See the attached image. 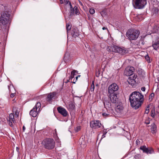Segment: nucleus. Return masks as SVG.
<instances>
[{
    "label": "nucleus",
    "mask_w": 159,
    "mask_h": 159,
    "mask_svg": "<svg viewBox=\"0 0 159 159\" xmlns=\"http://www.w3.org/2000/svg\"><path fill=\"white\" fill-rule=\"evenodd\" d=\"M143 95L138 92H133L129 98L131 107L135 109H138L143 103Z\"/></svg>",
    "instance_id": "f257e3e1"
},
{
    "label": "nucleus",
    "mask_w": 159,
    "mask_h": 159,
    "mask_svg": "<svg viewBox=\"0 0 159 159\" xmlns=\"http://www.w3.org/2000/svg\"><path fill=\"white\" fill-rule=\"evenodd\" d=\"M140 31L138 30L131 29L128 30L126 33V36L127 39L129 40H136L139 36Z\"/></svg>",
    "instance_id": "f03ea898"
},
{
    "label": "nucleus",
    "mask_w": 159,
    "mask_h": 159,
    "mask_svg": "<svg viewBox=\"0 0 159 159\" xmlns=\"http://www.w3.org/2000/svg\"><path fill=\"white\" fill-rule=\"evenodd\" d=\"M10 20V18L7 17L5 18L4 17H0L1 27L3 29V32L5 33L7 32L9 29V25L8 24Z\"/></svg>",
    "instance_id": "7ed1b4c3"
},
{
    "label": "nucleus",
    "mask_w": 159,
    "mask_h": 159,
    "mask_svg": "<svg viewBox=\"0 0 159 159\" xmlns=\"http://www.w3.org/2000/svg\"><path fill=\"white\" fill-rule=\"evenodd\" d=\"M42 144L46 148L51 149L54 147L55 141L52 139H46L43 141Z\"/></svg>",
    "instance_id": "20e7f679"
},
{
    "label": "nucleus",
    "mask_w": 159,
    "mask_h": 159,
    "mask_svg": "<svg viewBox=\"0 0 159 159\" xmlns=\"http://www.w3.org/2000/svg\"><path fill=\"white\" fill-rule=\"evenodd\" d=\"M41 104L40 102H38L35 107L30 112V115L34 117H36L40 111Z\"/></svg>",
    "instance_id": "39448f33"
},
{
    "label": "nucleus",
    "mask_w": 159,
    "mask_h": 159,
    "mask_svg": "<svg viewBox=\"0 0 159 159\" xmlns=\"http://www.w3.org/2000/svg\"><path fill=\"white\" fill-rule=\"evenodd\" d=\"M147 3V0H133V4L135 8L141 9L144 7Z\"/></svg>",
    "instance_id": "423d86ee"
},
{
    "label": "nucleus",
    "mask_w": 159,
    "mask_h": 159,
    "mask_svg": "<svg viewBox=\"0 0 159 159\" xmlns=\"http://www.w3.org/2000/svg\"><path fill=\"white\" fill-rule=\"evenodd\" d=\"M118 89V86L115 83L112 84L108 88V92L109 94L117 93Z\"/></svg>",
    "instance_id": "0eeeda50"
},
{
    "label": "nucleus",
    "mask_w": 159,
    "mask_h": 159,
    "mask_svg": "<svg viewBox=\"0 0 159 159\" xmlns=\"http://www.w3.org/2000/svg\"><path fill=\"white\" fill-rule=\"evenodd\" d=\"M137 77L136 75L134 74L133 76L129 77L128 80L129 84L131 85L133 87H135L136 86V79Z\"/></svg>",
    "instance_id": "6e6552de"
},
{
    "label": "nucleus",
    "mask_w": 159,
    "mask_h": 159,
    "mask_svg": "<svg viewBox=\"0 0 159 159\" xmlns=\"http://www.w3.org/2000/svg\"><path fill=\"white\" fill-rule=\"evenodd\" d=\"M90 126L93 129H98L101 127L102 124L99 120H93L90 122Z\"/></svg>",
    "instance_id": "1a4fd4ad"
},
{
    "label": "nucleus",
    "mask_w": 159,
    "mask_h": 159,
    "mask_svg": "<svg viewBox=\"0 0 159 159\" xmlns=\"http://www.w3.org/2000/svg\"><path fill=\"white\" fill-rule=\"evenodd\" d=\"M135 70L134 68L132 66H128L126 68L125 70L124 74L127 76H131L133 74Z\"/></svg>",
    "instance_id": "9d476101"
},
{
    "label": "nucleus",
    "mask_w": 159,
    "mask_h": 159,
    "mask_svg": "<svg viewBox=\"0 0 159 159\" xmlns=\"http://www.w3.org/2000/svg\"><path fill=\"white\" fill-rule=\"evenodd\" d=\"M140 149L142 150L143 153H145L147 154H151L154 153L153 149L151 147L147 148L146 146H141L140 147Z\"/></svg>",
    "instance_id": "9b49d317"
},
{
    "label": "nucleus",
    "mask_w": 159,
    "mask_h": 159,
    "mask_svg": "<svg viewBox=\"0 0 159 159\" xmlns=\"http://www.w3.org/2000/svg\"><path fill=\"white\" fill-rule=\"evenodd\" d=\"M154 38H156L157 40L155 42L153 41L152 46L154 49L157 50L159 47V40H158L159 39V35L158 34H156L154 36Z\"/></svg>",
    "instance_id": "f8f14e48"
},
{
    "label": "nucleus",
    "mask_w": 159,
    "mask_h": 159,
    "mask_svg": "<svg viewBox=\"0 0 159 159\" xmlns=\"http://www.w3.org/2000/svg\"><path fill=\"white\" fill-rule=\"evenodd\" d=\"M109 97L112 103H116L118 102V98L117 93L109 94Z\"/></svg>",
    "instance_id": "ddd939ff"
},
{
    "label": "nucleus",
    "mask_w": 159,
    "mask_h": 159,
    "mask_svg": "<svg viewBox=\"0 0 159 159\" xmlns=\"http://www.w3.org/2000/svg\"><path fill=\"white\" fill-rule=\"evenodd\" d=\"M57 110L59 113L64 117L66 116L68 114L65 108L61 107H57Z\"/></svg>",
    "instance_id": "4468645a"
},
{
    "label": "nucleus",
    "mask_w": 159,
    "mask_h": 159,
    "mask_svg": "<svg viewBox=\"0 0 159 159\" xmlns=\"http://www.w3.org/2000/svg\"><path fill=\"white\" fill-rule=\"evenodd\" d=\"M71 35L73 38H75L79 35V31L76 28H72L71 30Z\"/></svg>",
    "instance_id": "2eb2a0df"
},
{
    "label": "nucleus",
    "mask_w": 159,
    "mask_h": 159,
    "mask_svg": "<svg viewBox=\"0 0 159 159\" xmlns=\"http://www.w3.org/2000/svg\"><path fill=\"white\" fill-rule=\"evenodd\" d=\"M115 49V52L119 53L123 55L127 52V50L125 48H121L116 46Z\"/></svg>",
    "instance_id": "dca6fc26"
},
{
    "label": "nucleus",
    "mask_w": 159,
    "mask_h": 159,
    "mask_svg": "<svg viewBox=\"0 0 159 159\" xmlns=\"http://www.w3.org/2000/svg\"><path fill=\"white\" fill-rule=\"evenodd\" d=\"M9 125L11 126L12 125V123H15L16 122L14 119V116L12 113H11L9 115Z\"/></svg>",
    "instance_id": "f3484780"
},
{
    "label": "nucleus",
    "mask_w": 159,
    "mask_h": 159,
    "mask_svg": "<svg viewBox=\"0 0 159 159\" xmlns=\"http://www.w3.org/2000/svg\"><path fill=\"white\" fill-rule=\"evenodd\" d=\"M79 13H80L77 7L75 6L73 7V9L70 10V16H71L75 14L76 15H79Z\"/></svg>",
    "instance_id": "a211bd4d"
},
{
    "label": "nucleus",
    "mask_w": 159,
    "mask_h": 159,
    "mask_svg": "<svg viewBox=\"0 0 159 159\" xmlns=\"http://www.w3.org/2000/svg\"><path fill=\"white\" fill-rule=\"evenodd\" d=\"M56 95L55 92L47 94L46 100L48 102H50L53 97Z\"/></svg>",
    "instance_id": "6ab92c4d"
},
{
    "label": "nucleus",
    "mask_w": 159,
    "mask_h": 159,
    "mask_svg": "<svg viewBox=\"0 0 159 159\" xmlns=\"http://www.w3.org/2000/svg\"><path fill=\"white\" fill-rule=\"evenodd\" d=\"M123 109V107L121 104L117 105L115 107V110L117 112H121Z\"/></svg>",
    "instance_id": "aec40b11"
},
{
    "label": "nucleus",
    "mask_w": 159,
    "mask_h": 159,
    "mask_svg": "<svg viewBox=\"0 0 159 159\" xmlns=\"http://www.w3.org/2000/svg\"><path fill=\"white\" fill-rule=\"evenodd\" d=\"M151 130L153 134L156 133L157 131V127L154 124H152L151 125Z\"/></svg>",
    "instance_id": "412c9836"
},
{
    "label": "nucleus",
    "mask_w": 159,
    "mask_h": 159,
    "mask_svg": "<svg viewBox=\"0 0 159 159\" xmlns=\"http://www.w3.org/2000/svg\"><path fill=\"white\" fill-rule=\"evenodd\" d=\"M116 47V46H109L107 48V50L108 52H115Z\"/></svg>",
    "instance_id": "4be33fe9"
},
{
    "label": "nucleus",
    "mask_w": 159,
    "mask_h": 159,
    "mask_svg": "<svg viewBox=\"0 0 159 159\" xmlns=\"http://www.w3.org/2000/svg\"><path fill=\"white\" fill-rule=\"evenodd\" d=\"M75 106L74 104L72 102L69 103L68 107V109L70 111H72L75 109Z\"/></svg>",
    "instance_id": "5701e85b"
},
{
    "label": "nucleus",
    "mask_w": 159,
    "mask_h": 159,
    "mask_svg": "<svg viewBox=\"0 0 159 159\" xmlns=\"http://www.w3.org/2000/svg\"><path fill=\"white\" fill-rule=\"evenodd\" d=\"M104 105L105 107H107L109 108L111 106V103L108 100H105L103 102Z\"/></svg>",
    "instance_id": "b1692460"
},
{
    "label": "nucleus",
    "mask_w": 159,
    "mask_h": 159,
    "mask_svg": "<svg viewBox=\"0 0 159 159\" xmlns=\"http://www.w3.org/2000/svg\"><path fill=\"white\" fill-rule=\"evenodd\" d=\"M10 14L7 11L4 12L2 15L1 17H4L5 18L7 17L10 18Z\"/></svg>",
    "instance_id": "393cba45"
},
{
    "label": "nucleus",
    "mask_w": 159,
    "mask_h": 159,
    "mask_svg": "<svg viewBox=\"0 0 159 159\" xmlns=\"http://www.w3.org/2000/svg\"><path fill=\"white\" fill-rule=\"evenodd\" d=\"M77 72V70H73L71 72V75L70 77L69 80H72V79L74 77V76L75 75V73Z\"/></svg>",
    "instance_id": "a878e982"
},
{
    "label": "nucleus",
    "mask_w": 159,
    "mask_h": 159,
    "mask_svg": "<svg viewBox=\"0 0 159 159\" xmlns=\"http://www.w3.org/2000/svg\"><path fill=\"white\" fill-rule=\"evenodd\" d=\"M71 25H70V23H67L66 25V29L67 30V32L68 34V31L71 29Z\"/></svg>",
    "instance_id": "bb28decb"
},
{
    "label": "nucleus",
    "mask_w": 159,
    "mask_h": 159,
    "mask_svg": "<svg viewBox=\"0 0 159 159\" xmlns=\"http://www.w3.org/2000/svg\"><path fill=\"white\" fill-rule=\"evenodd\" d=\"M134 157L135 159H144L142 157L141 155L139 154H136Z\"/></svg>",
    "instance_id": "cd10ccee"
},
{
    "label": "nucleus",
    "mask_w": 159,
    "mask_h": 159,
    "mask_svg": "<svg viewBox=\"0 0 159 159\" xmlns=\"http://www.w3.org/2000/svg\"><path fill=\"white\" fill-rule=\"evenodd\" d=\"M94 81H93L92 82L91 87H90V90L91 92H93L94 90Z\"/></svg>",
    "instance_id": "c85d7f7f"
},
{
    "label": "nucleus",
    "mask_w": 159,
    "mask_h": 159,
    "mask_svg": "<svg viewBox=\"0 0 159 159\" xmlns=\"http://www.w3.org/2000/svg\"><path fill=\"white\" fill-rule=\"evenodd\" d=\"M69 57V56L68 54H65L64 55V61L66 62L68 61V58Z\"/></svg>",
    "instance_id": "c756f323"
},
{
    "label": "nucleus",
    "mask_w": 159,
    "mask_h": 159,
    "mask_svg": "<svg viewBox=\"0 0 159 159\" xmlns=\"http://www.w3.org/2000/svg\"><path fill=\"white\" fill-rule=\"evenodd\" d=\"M145 58L148 62V63L151 62V61H150V57L148 54L145 56Z\"/></svg>",
    "instance_id": "7c9ffc66"
},
{
    "label": "nucleus",
    "mask_w": 159,
    "mask_h": 159,
    "mask_svg": "<svg viewBox=\"0 0 159 159\" xmlns=\"http://www.w3.org/2000/svg\"><path fill=\"white\" fill-rule=\"evenodd\" d=\"M1 28V29H0V34H7L8 33L9 30L7 32L5 33H3V29H2V28Z\"/></svg>",
    "instance_id": "2f4dec72"
},
{
    "label": "nucleus",
    "mask_w": 159,
    "mask_h": 159,
    "mask_svg": "<svg viewBox=\"0 0 159 159\" xmlns=\"http://www.w3.org/2000/svg\"><path fill=\"white\" fill-rule=\"evenodd\" d=\"M112 114H111L110 113H107L106 112L103 113L102 114L103 116H111Z\"/></svg>",
    "instance_id": "473e14b6"
},
{
    "label": "nucleus",
    "mask_w": 159,
    "mask_h": 159,
    "mask_svg": "<svg viewBox=\"0 0 159 159\" xmlns=\"http://www.w3.org/2000/svg\"><path fill=\"white\" fill-rule=\"evenodd\" d=\"M89 11L91 14H93L95 13V10L91 8L90 9Z\"/></svg>",
    "instance_id": "72a5a7b5"
},
{
    "label": "nucleus",
    "mask_w": 159,
    "mask_h": 159,
    "mask_svg": "<svg viewBox=\"0 0 159 159\" xmlns=\"http://www.w3.org/2000/svg\"><path fill=\"white\" fill-rule=\"evenodd\" d=\"M149 106H148L147 107V108L146 109V110L145 111V113L148 114L149 113Z\"/></svg>",
    "instance_id": "f704fd0d"
},
{
    "label": "nucleus",
    "mask_w": 159,
    "mask_h": 159,
    "mask_svg": "<svg viewBox=\"0 0 159 159\" xmlns=\"http://www.w3.org/2000/svg\"><path fill=\"white\" fill-rule=\"evenodd\" d=\"M80 129V126H77L75 129V131L76 132H78Z\"/></svg>",
    "instance_id": "c9c22d12"
},
{
    "label": "nucleus",
    "mask_w": 159,
    "mask_h": 159,
    "mask_svg": "<svg viewBox=\"0 0 159 159\" xmlns=\"http://www.w3.org/2000/svg\"><path fill=\"white\" fill-rule=\"evenodd\" d=\"M156 113H159V107H157L155 109Z\"/></svg>",
    "instance_id": "e433bc0d"
},
{
    "label": "nucleus",
    "mask_w": 159,
    "mask_h": 159,
    "mask_svg": "<svg viewBox=\"0 0 159 159\" xmlns=\"http://www.w3.org/2000/svg\"><path fill=\"white\" fill-rule=\"evenodd\" d=\"M156 111L155 109V107H153L152 108V110L151 111V113H156L155 112Z\"/></svg>",
    "instance_id": "4c0bfd02"
},
{
    "label": "nucleus",
    "mask_w": 159,
    "mask_h": 159,
    "mask_svg": "<svg viewBox=\"0 0 159 159\" xmlns=\"http://www.w3.org/2000/svg\"><path fill=\"white\" fill-rule=\"evenodd\" d=\"M154 96V94L153 93H151V94L149 96V99L151 98L152 99Z\"/></svg>",
    "instance_id": "58836bf2"
},
{
    "label": "nucleus",
    "mask_w": 159,
    "mask_h": 159,
    "mask_svg": "<svg viewBox=\"0 0 159 159\" xmlns=\"http://www.w3.org/2000/svg\"><path fill=\"white\" fill-rule=\"evenodd\" d=\"M80 145L81 147L82 148L84 147L85 146L84 142H83V143H82L81 144H80Z\"/></svg>",
    "instance_id": "ea45409f"
},
{
    "label": "nucleus",
    "mask_w": 159,
    "mask_h": 159,
    "mask_svg": "<svg viewBox=\"0 0 159 159\" xmlns=\"http://www.w3.org/2000/svg\"><path fill=\"white\" fill-rule=\"evenodd\" d=\"M140 142L139 139L136 140V144L137 145H138L140 144Z\"/></svg>",
    "instance_id": "a19ab883"
},
{
    "label": "nucleus",
    "mask_w": 159,
    "mask_h": 159,
    "mask_svg": "<svg viewBox=\"0 0 159 159\" xmlns=\"http://www.w3.org/2000/svg\"><path fill=\"white\" fill-rule=\"evenodd\" d=\"M19 114V112L17 110H16L15 111V115L18 117Z\"/></svg>",
    "instance_id": "79ce46f5"
},
{
    "label": "nucleus",
    "mask_w": 159,
    "mask_h": 159,
    "mask_svg": "<svg viewBox=\"0 0 159 159\" xmlns=\"http://www.w3.org/2000/svg\"><path fill=\"white\" fill-rule=\"evenodd\" d=\"M156 113H151V116L152 117L154 118L155 117Z\"/></svg>",
    "instance_id": "37998d69"
},
{
    "label": "nucleus",
    "mask_w": 159,
    "mask_h": 159,
    "mask_svg": "<svg viewBox=\"0 0 159 159\" xmlns=\"http://www.w3.org/2000/svg\"><path fill=\"white\" fill-rule=\"evenodd\" d=\"M69 5L70 6V10H71L73 9V7L70 2H69Z\"/></svg>",
    "instance_id": "c03bdc74"
},
{
    "label": "nucleus",
    "mask_w": 159,
    "mask_h": 159,
    "mask_svg": "<svg viewBox=\"0 0 159 159\" xmlns=\"http://www.w3.org/2000/svg\"><path fill=\"white\" fill-rule=\"evenodd\" d=\"M64 2L66 4H68L69 2V1L68 0H64Z\"/></svg>",
    "instance_id": "a18cd8bd"
},
{
    "label": "nucleus",
    "mask_w": 159,
    "mask_h": 159,
    "mask_svg": "<svg viewBox=\"0 0 159 159\" xmlns=\"http://www.w3.org/2000/svg\"><path fill=\"white\" fill-rule=\"evenodd\" d=\"M145 89H146V88H145V87H142L141 89V90L142 91H145Z\"/></svg>",
    "instance_id": "49530a36"
},
{
    "label": "nucleus",
    "mask_w": 159,
    "mask_h": 159,
    "mask_svg": "<svg viewBox=\"0 0 159 159\" xmlns=\"http://www.w3.org/2000/svg\"><path fill=\"white\" fill-rule=\"evenodd\" d=\"M106 137V134L105 133H103V135H102V137L101 138V139L102 138L105 137Z\"/></svg>",
    "instance_id": "de8ad7c7"
},
{
    "label": "nucleus",
    "mask_w": 159,
    "mask_h": 159,
    "mask_svg": "<svg viewBox=\"0 0 159 159\" xmlns=\"http://www.w3.org/2000/svg\"><path fill=\"white\" fill-rule=\"evenodd\" d=\"M15 96V94L14 93H12L11 94V98H13Z\"/></svg>",
    "instance_id": "09e8293b"
},
{
    "label": "nucleus",
    "mask_w": 159,
    "mask_h": 159,
    "mask_svg": "<svg viewBox=\"0 0 159 159\" xmlns=\"http://www.w3.org/2000/svg\"><path fill=\"white\" fill-rule=\"evenodd\" d=\"M77 80H75V79H74V80H73V81H72V80H71V82H72L73 83H74V84H75L76 82V81Z\"/></svg>",
    "instance_id": "8fccbe9b"
},
{
    "label": "nucleus",
    "mask_w": 159,
    "mask_h": 159,
    "mask_svg": "<svg viewBox=\"0 0 159 159\" xmlns=\"http://www.w3.org/2000/svg\"><path fill=\"white\" fill-rule=\"evenodd\" d=\"M25 129V126H23L22 128V130L23 132H24Z\"/></svg>",
    "instance_id": "3c124183"
},
{
    "label": "nucleus",
    "mask_w": 159,
    "mask_h": 159,
    "mask_svg": "<svg viewBox=\"0 0 159 159\" xmlns=\"http://www.w3.org/2000/svg\"><path fill=\"white\" fill-rule=\"evenodd\" d=\"M80 75H78V76H77L75 77L76 80H77V79H78V77H80Z\"/></svg>",
    "instance_id": "603ef678"
},
{
    "label": "nucleus",
    "mask_w": 159,
    "mask_h": 159,
    "mask_svg": "<svg viewBox=\"0 0 159 159\" xmlns=\"http://www.w3.org/2000/svg\"><path fill=\"white\" fill-rule=\"evenodd\" d=\"M145 123L146 124H149V123H150V122H148V121H145Z\"/></svg>",
    "instance_id": "864d4df0"
},
{
    "label": "nucleus",
    "mask_w": 159,
    "mask_h": 159,
    "mask_svg": "<svg viewBox=\"0 0 159 159\" xmlns=\"http://www.w3.org/2000/svg\"><path fill=\"white\" fill-rule=\"evenodd\" d=\"M102 29L103 30H106V29H107V28H106V27H103L102 28Z\"/></svg>",
    "instance_id": "5fc2aeb1"
},
{
    "label": "nucleus",
    "mask_w": 159,
    "mask_h": 159,
    "mask_svg": "<svg viewBox=\"0 0 159 159\" xmlns=\"http://www.w3.org/2000/svg\"><path fill=\"white\" fill-rule=\"evenodd\" d=\"M141 44L143 45H144V42L143 40L141 41Z\"/></svg>",
    "instance_id": "6e6d98bb"
},
{
    "label": "nucleus",
    "mask_w": 159,
    "mask_h": 159,
    "mask_svg": "<svg viewBox=\"0 0 159 159\" xmlns=\"http://www.w3.org/2000/svg\"><path fill=\"white\" fill-rule=\"evenodd\" d=\"M103 133H105V134H106V133H107V132H106V131L105 130H103Z\"/></svg>",
    "instance_id": "4d7b16f0"
},
{
    "label": "nucleus",
    "mask_w": 159,
    "mask_h": 159,
    "mask_svg": "<svg viewBox=\"0 0 159 159\" xmlns=\"http://www.w3.org/2000/svg\"><path fill=\"white\" fill-rule=\"evenodd\" d=\"M110 112H111V113L113 111V110L112 109H110Z\"/></svg>",
    "instance_id": "13d9d810"
},
{
    "label": "nucleus",
    "mask_w": 159,
    "mask_h": 159,
    "mask_svg": "<svg viewBox=\"0 0 159 159\" xmlns=\"http://www.w3.org/2000/svg\"><path fill=\"white\" fill-rule=\"evenodd\" d=\"M60 2L61 4L63 3V2L62 0H60Z\"/></svg>",
    "instance_id": "bf43d9fd"
},
{
    "label": "nucleus",
    "mask_w": 159,
    "mask_h": 159,
    "mask_svg": "<svg viewBox=\"0 0 159 159\" xmlns=\"http://www.w3.org/2000/svg\"><path fill=\"white\" fill-rule=\"evenodd\" d=\"M8 89L9 90V91H10V90L9 89V85L8 86Z\"/></svg>",
    "instance_id": "052dcab7"
},
{
    "label": "nucleus",
    "mask_w": 159,
    "mask_h": 159,
    "mask_svg": "<svg viewBox=\"0 0 159 159\" xmlns=\"http://www.w3.org/2000/svg\"><path fill=\"white\" fill-rule=\"evenodd\" d=\"M80 3L81 6H83V4L82 2H80Z\"/></svg>",
    "instance_id": "680f3d73"
},
{
    "label": "nucleus",
    "mask_w": 159,
    "mask_h": 159,
    "mask_svg": "<svg viewBox=\"0 0 159 159\" xmlns=\"http://www.w3.org/2000/svg\"><path fill=\"white\" fill-rule=\"evenodd\" d=\"M100 74V73H99H99H98V75H96V76H97V77H98V76H99V74Z\"/></svg>",
    "instance_id": "e2e57ef3"
},
{
    "label": "nucleus",
    "mask_w": 159,
    "mask_h": 159,
    "mask_svg": "<svg viewBox=\"0 0 159 159\" xmlns=\"http://www.w3.org/2000/svg\"><path fill=\"white\" fill-rule=\"evenodd\" d=\"M16 150L17 151V150H19V148L17 147L16 148Z\"/></svg>",
    "instance_id": "0e129e2a"
},
{
    "label": "nucleus",
    "mask_w": 159,
    "mask_h": 159,
    "mask_svg": "<svg viewBox=\"0 0 159 159\" xmlns=\"http://www.w3.org/2000/svg\"><path fill=\"white\" fill-rule=\"evenodd\" d=\"M16 150L17 151V150H19V148L17 147L16 148Z\"/></svg>",
    "instance_id": "69168bd1"
},
{
    "label": "nucleus",
    "mask_w": 159,
    "mask_h": 159,
    "mask_svg": "<svg viewBox=\"0 0 159 159\" xmlns=\"http://www.w3.org/2000/svg\"><path fill=\"white\" fill-rule=\"evenodd\" d=\"M69 80H69H69H67V82H69V81H69Z\"/></svg>",
    "instance_id": "338daca9"
},
{
    "label": "nucleus",
    "mask_w": 159,
    "mask_h": 159,
    "mask_svg": "<svg viewBox=\"0 0 159 159\" xmlns=\"http://www.w3.org/2000/svg\"><path fill=\"white\" fill-rule=\"evenodd\" d=\"M156 10L157 11H158V10L157 9L155 10Z\"/></svg>",
    "instance_id": "774afa93"
}]
</instances>
